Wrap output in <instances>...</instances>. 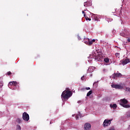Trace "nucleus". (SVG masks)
<instances>
[{
	"label": "nucleus",
	"mask_w": 130,
	"mask_h": 130,
	"mask_svg": "<svg viewBox=\"0 0 130 130\" xmlns=\"http://www.w3.org/2000/svg\"><path fill=\"white\" fill-rule=\"evenodd\" d=\"M72 96V92L69 90L64 91L62 92L61 95V98H64V99H68Z\"/></svg>",
	"instance_id": "1"
},
{
	"label": "nucleus",
	"mask_w": 130,
	"mask_h": 130,
	"mask_svg": "<svg viewBox=\"0 0 130 130\" xmlns=\"http://www.w3.org/2000/svg\"><path fill=\"white\" fill-rule=\"evenodd\" d=\"M128 102L126 99H123L120 101V105L124 108H129L130 106L127 105Z\"/></svg>",
	"instance_id": "2"
},
{
	"label": "nucleus",
	"mask_w": 130,
	"mask_h": 130,
	"mask_svg": "<svg viewBox=\"0 0 130 130\" xmlns=\"http://www.w3.org/2000/svg\"><path fill=\"white\" fill-rule=\"evenodd\" d=\"M22 118L25 121H28L29 119H30L29 114H27L26 112H24L22 114Z\"/></svg>",
	"instance_id": "3"
},
{
	"label": "nucleus",
	"mask_w": 130,
	"mask_h": 130,
	"mask_svg": "<svg viewBox=\"0 0 130 130\" xmlns=\"http://www.w3.org/2000/svg\"><path fill=\"white\" fill-rule=\"evenodd\" d=\"M111 123V120L105 119L103 122V125L104 127L110 125Z\"/></svg>",
	"instance_id": "4"
},
{
	"label": "nucleus",
	"mask_w": 130,
	"mask_h": 130,
	"mask_svg": "<svg viewBox=\"0 0 130 130\" xmlns=\"http://www.w3.org/2000/svg\"><path fill=\"white\" fill-rule=\"evenodd\" d=\"M111 87L112 88H115V89H119L120 90L123 88V86L119 84H112Z\"/></svg>",
	"instance_id": "5"
},
{
	"label": "nucleus",
	"mask_w": 130,
	"mask_h": 130,
	"mask_svg": "<svg viewBox=\"0 0 130 130\" xmlns=\"http://www.w3.org/2000/svg\"><path fill=\"white\" fill-rule=\"evenodd\" d=\"M17 84L18 83L16 81H12L8 84V86L11 88L10 86H11L12 88H13V87H16V85H17Z\"/></svg>",
	"instance_id": "6"
},
{
	"label": "nucleus",
	"mask_w": 130,
	"mask_h": 130,
	"mask_svg": "<svg viewBox=\"0 0 130 130\" xmlns=\"http://www.w3.org/2000/svg\"><path fill=\"white\" fill-rule=\"evenodd\" d=\"M84 129L85 130L91 129V124L89 123H85L84 126Z\"/></svg>",
	"instance_id": "7"
},
{
	"label": "nucleus",
	"mask_w": 130,
	"mask_h": 130,
	"mask_svg": "<svg viewBox=\"0 0 130 130\" xmlns=\"http://www.w3.org/2000/svg\"><path fill=\"white\" fill-rule=\"evenodd\" d=\"M128 62H130V59L129 58H126L123 60L122 62V64H123V66H125V64H127Z\"/></svg>",
	"instance_id": "8"
},
{
	"label": "nucleus",
	"mask_w": 130,
	"mask_h": 130,
	"mask_svg": "<svg viewBox=\"0 0 130 130\" xmlns=\"http://www.w3.org/2000/svg\"><path fill=\"white\" fill-rule=\"evenodd\" d=\"M93 57H94V58L95 61H99V57H98V56H96V54L95 53H94Z\"/></svg>",
	"instance_id": "9"
},
{
	"label": "nucleus",
	"mask_w": 130,
	"mask_h": 130,
	"mask_svg": "<svg viewBox=\"0 0 130 130\" xmlns=\"http://www.w3.org/2000/svg\"><path fill=\"white\" fill-rule=\"evenodd\" d=\"M83 41L84 43H85V44H88V45L89 44V39L85 38Z\"/></svg>",
	"instance_id": "10"
},
{
	"label": "nucleus",
	"mask_w": 130,
	"mask_h": 130,
	"mask_svg": "<svg viewBox=\"0 0 130 130\" xmlns=\"http://www.w3.org/2000/svg\"><path fill=\"white\" fill-rule=\"evenodd\" d=\"M94 69H95L94 67H90L88 68V71L90 73H92V72H94Z\"/></svg>",
	"instance_id": "11"
},
{
	"label": "nucleus",
	"mask_w": 130,
	"mask_h": 130,
	"mask_svg": "<svg viewBox=\"0 0 130 130\" xmlns=\"http://www.w3.org/2000/svg\"><path fill=\"white\" fill-rule=\"evenodd\" d=\"M111 108H113L114 109H115L117 107V105L115 104H113L112 106H110Z\"/></svg>",
	"instance_id": "12"
},
{
	"label": "nucleus",
	"mask_w": 130,
	"mask_h": 130,
	"mask_svg": "<svg viewBox=\"0 0 130 130\" xmlns=\"http://www.w3.org/2000/svg\"><path fill=\"white\" fill-rule=\"evenodd\" d=\"M116 75H117V78H121V76H122V75L119 73H116Z\"/></svg>",
	"instance_id": "13"
},
{
	"label": "nucleus",
	"mask_w": 130,
	"mask_h": 130,
	"mask_svg": "<svg viewBox=\"0 0 130 130\" xmlns=\"http://www.w3.org/2000/svg\"><path fill=\"white\" fill-rule=\"evenodd\" d=\"M112 78H113V79H116V78H117L116 73H114L112 76Z\"/></svg>",
	"instance_id": "14"
},
{
	"label": "nucleus",
	"mask_w": 130,
	"mask_h": 130,
	"mask_svg": "<svg viewBox=\"0 0 130 130\" xmlns=\"http://www.w3.org/2000/svg\"><path fill=\"white\" fill-rule=\"evenodd\" d=\"M16 122H18V123H21V122H22V120H21V119L18 118L16 120Z\"/></svg>",
	"instance_id": "15"
},
{
	"label": "nucleus",
	"mask_w": 130,
	"mask_h": 130,
	"mask_svg": "<svg viewBox=\"0 0 130 130\" xmlns=\"http://www.w3.org/2000/svg\"><path fill=\"white\" fill-rule=\"evenodd\" d=\"M88 58H90V59L94 58V53L92 54H90V55H89V56L88 57Z\"/></svg>",
	"instance_id": "16"
},
{
	"label": "nucleus",
	"mask_w": 130,
	"mask_h": 130,
	"mask_svg": "<svg viewBox=\"0 0 130 130\" xmlns=\"http://www.w3.org/2000/svg\"><path fill=\"white\" fill-rule=\"evenodd\" d=\"M126 92H130V88L129 87H125L124 89Z\"/></svg>",
	"instance_id": "17"
},
{
	"label": "nucleus",
	"mask_w": 130,
	"mask_h": 130,
	"mask_svg": "<svg viewBox=\"0 0 130 130\" xmlns=\"http://www.w3.org/2000/svg\"><path fill=\"white\" fill-rule=\"evenodd\" d=\"M91 94H92V90L89 91L87 93L86 96L87 97H89V96H90V95H91Z\"/></svg>",
	"instance_id": "18"
},
{
	"label": "nucleus",
	"mask_w": 130,
	"mask_h": 130,
	"mask_svg": "<svg viewBox=\"0 0 130 130\" xmlns=\"http://www.w3.org/2000/svg\"><path fill=\"white\" fill-rule=\"evenodd\" d=\"M104 61L108 63V62H109V59L108 58H105L104 59Z\"/></svg>",
	"instance_id": "19"
},
{
	"label": "nucleus",
	"mask_w": 130,
	"mask_h": 130,
	"mask_svg": "<svg viewBox=\"0 0 130 130\" xmlns=\"http://www.w3.org/2000/svg\"><path fill=\"white\" fill-rule=\"evenodd\" d=\"M91 44H93V41H90V40H89L88 45H91Z\"/></svg>",
	"instance_id": "20"
},
{
	"label": "nucleus",
	"mask_w": 130,
	"mask_h": 130,
	"mask_svg": "<svg viewBox=\"0 0 130 130\" xmlns=\"http://www.w3.org/2000/svg\"><path fill=\"white\" fill-rule=\"evenodd\" d=\"M85 19L86 20V21H91V19L88 18V17H85Z\"/></svg>",
	"instance_id": "21"
},
{
	"label": "nucleus",
	"mask_w": 130,
	"mask_h": 130,
	"mask_svg": "<svg viewBox=\"0 0 130 130\" xmlns=\"http://www.w3.org/2000/svg\"><path fill=\"white\" fill-rule=\"evenodd\" d=\"M121 36H122L123 37H124L125 36V34L124 33H121L120 34Z\"/></svg>",
	"instance_id": "22"
},
{
	"label": "nucleus",
	"mask_w": 130,
	"mask_h": 130,
	"mask_svg": "<svg viewBox=\"0 0 130 130\" xmlns=\"http://www.w3.org/2000/svg\"><path fill=\"white\" fill-rule=\"evenodd\" d=\"M3 86H4L3 82H0V88H2Z\"/></svg>",
	"instance_id": "23"
},
{
	"label": "nucleus",
	"mask_w": 130,
	"mask_h": 130,
	"mask_svg": "<svg viewBox=\"0 0 130 130\" xmlns=\"http://www.w3.org/2000/svg\"><path fill=\"white\" fill-rule=\"evenodd\" d=\"M12 74V72H8L7 73L8 76H10V75Z\"/></svg>",
	"instance_id": "24"
},
{
	"label": "nucleus",
	"mask_w": 130,
	"mask_h": 130,
	"mask_svg": "<svg viewBox=\"0 0 130 130\" xmlns=\"http://www.w3.org/2000/svg\"><path fill=\"white\" fill-rule=\"evenodd\" d=\"M79 116H78V115H76V117H75V118H76V119H77V120H78V119H79Z\"/></svg>",
	"instance_id": "25"
},
{
	"label": "nucleus",
	"mask_w": 130,
	"mask_h": 130,
	"mask_svg": "<svg viewBox=\"0 0 130 130\" xmlns=\"http://www.w3.org/2000/svg\"><path fill=\"white\" fill-rule=\"evenodd\" d=\"M115 55H116V56H119V53H115Z\"/></svg>",
	"instance_id": "26"
},
{
	"label": "nucleus",
	"mask_w": 130,
	"mask_h": 130,
	"mask_svg": "<svg viewBox=\"0 0 130 130\" xmlns=\"http://www.w3.org/2000/svg\"><path fill=\"white\" fill-rule=\"evenodd\" d=\"M84 7H87V2H85L84 3Z\"/></svg>",
	"instance_id": "27"
},
{
	"label": "nucleus",
	"mask_w": 130,
	"mask_h": 130,
	"mask_svg": "<svg viewBox=\"0 0 130 130\" xmlns=\"http://www.w3.org/2000/svg\"><path fill=\"white\" fill-rule=\"evenodd\" d=\"M17 126L18 127V130H21V126L20 125H18Z\"/></svg>",
	"instance_id": "28"
},
{
	"label": "nucleus",
	"mask_w": 130,
	"mask_h": 130,
	"mask_svg": "<svg viewBox=\"0 0 130 130\" xmlns=\"http://www.w3.org/2000/svg\"><path fill=\"white\" fill-rule=\"evenodd\" d=\"M86 90H90L91 88L90 87H86Z\"/></svg>",
	"instance_id": "29"
},
{
	"label": "nucleus",
	"mask_w": 130,
	"mask_h": 130,
	"mask_svg": "<svg viewBox=\"0 0 130 130\" xmlns=\"http://www.w3.org/2000/svg\"><path fill=\"white\" fill-rule=\"evenodd\" d=\"M84 79H85V76H83L81 77V80H83Z\"/></svg>",
	"instance_id": "30"
},
{
	"label": "nucleus",
	"mask_w": 130,
	"mask_h": 130,
	"mask_svg": "<svg viewBox=\"0 0 130 130\" xmlns=\"http://www.w3.org/2000/svg\"><path fill=\"white\" fill-rule=\"evenodd\" d=\"M78 116H79L80 117H82V115H81L80 113H79V114H78Z\"/></svg>",
	"instance_id": "31"
},
{
	"label": "nucleus",
	"mask_w": 130,
	"mask_h": 130,
	"mask_svg": "<svg viewBox=\"0 0 130 130\" xmlns=\"http://www.w3.org/2000/svg\"><path fill=\"white\" fill-rule=\"evenodd\" d=\"M78 39L79 40H81V37L80 36L78 37Z\"/></svg>",
	"instance_id": "32"
},
{
	"label": "nucleus",
	"mask_w": 130,
	"mask_h": 130,
	"mask_svg": "<svg viewBox=\"0 0 130 130\" xmlns=\"http://www.w3.org/2000/svg\"><path fill=\"white\" fill-rule=\"evenodd\" d=\"M103 72H107V70H106V69H103Z\"/></svg>",
	"instance_id": "33"
},
{
	"label": "nucleus",
	"mask_w": 130,
	"mask_h": 130,
	"mask_svg": "<svg viewBox=\"0 0 130 130\" xmlns=\"http://www.w3.org/2000/svg\"><path fill=\"white\" fill-rule=\"evenodd\" d=\"M127 41H128V42H130V39H128Z\"/></svg>",
	"instance_id": "34"
},
{
	"label": "nucleus",
	"mask_w": 130,
	"mask_h": 130,
	"mask_svg": "<svg viewBox=\"0 0 130 130\" xmlns=\"http://www.w3.org/2000/svg\"><path fill=\"white\" fill-rule=\"evenodd\" d=\"M91 41H92V42H95V39H93Z\"/></svg>",
	"instance_id": "35"
},
{
	"label": "nucleus",
	"mask_w": 130,
	"mask_h": 130,
	"mask_svg": "<svg viewBox=\"0 0 130 130\" xmlns=\"http://www.w3.org/2000/svg\"><path fill=\"white\" fill-rule=\"evenodd\" d=\"M82 14H85V11H82Z\"/></svg>",
	"instance_id": "36"
},
{
	"label": "nucleus",
	"mask_w": 130,
	"mask_h": 130,
	"mask_svg": "<svg viewBox=\"0 0 130 130\" xmlns=\"http://www.w3.org/2000/svg\"><path fill=\"white\" fill-rule=\"evenodd\" d=\"M83 15H84V17H86V14L84 13Z\"/></svg>",
	"instance_id": "37"
},
{
	"label": "nucleus",
	"mask_w": 130,
	"mask_h": 130,
	"mask_svg": "<svg viewBox=\"0 0 130 130\" xmlns=\"http://www.w3.org/2000/svg\"><path fill=\"white\" fill-rule=\"evenodd\" d=\"M82 90H85V88H82Z\"/></svg>",
	"instance_id": "38"
},
{
	"label": "nucleus",
	"mask_w": 130,
	"mask_h": 130,
	"mask_svg": "<svg viewBox=\"0 0 130 130\" xmlns=\"http://www.w3.org/2000/svg\"><path fill=\"white\" fill-rule=\"evenodd\" d=\"M17 88L16 87H14V89H16Z\"/></svg>",
	"instance_id": "39"
},
{
	"label": "nucleus",
	"mask_w": 130,
	"mask_h": 130,
	"mask_svg": "<svg viewBox=\"0 0 130 130\" xmlns=\"http://www.w3.org/2000/svg\"><path fill=\"white\" fill-rule=\"evenodd\" d=\"M84 11H86V10H84Z\"/></svg>",
	"instance_id": "40"
},
{
	"label": "nucleus",
	"mask_w": 130,
	"mask_h": 130,
	"mask_svg": "<svg viewBox=\"0 0 130 130\" xmlns=\"http://www.w3.org/2000/svg\"><path fill=\"white\" fill-rule=\"evenodd\" d=\"M95 84V83H94L93 85Z\"/></svg>",
	"instance_id": "41"
}]
</instances>
